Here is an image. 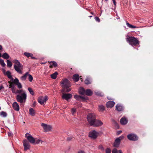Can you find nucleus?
Segmentation results:
<instances>
[{"instance_id": "12", "label": "nucleus", "mask_w": 153, "mask_h": 153, "mask_svg": "<svg viewBox=\"0 0 153 153\" xmlns=\"http://www.w3.org/2000/svg\"><path fill=\"white\" fill-rule=\"evenodd\" d=\"M23 143L24 147V150L27 151L30 148V145L29 142L26 140H24L23 141Z\"/></svg>"}, {"instance_id": "30", "label": "nucleus", "mask_w": 153, "mask_h": 153, "mask_svg": "<svg viewBox=\"0 0 153 153\" xmlns=\"http://www.w3.org/2000/svg\"><path fill=\"white\" fill-rule=\"evenodd\" d=\"M112 153H123V152L121 150L117 151V149H114L112 151Z\"/></svg>"}, {"instance_id": "16", "label": "nucleus", "mask_w": 153, "mask_h": 153, "mask_svg": "<svg viewBox=\"0 0 153 153\" xmlns=\"http://www.w3.org/2000/svg\"><path fill=\"white\" fill-rule=\"evenodd\" d=\"M115 104L114 102L113 101H109L107 102L106 104V105L107 108H112L113 107Z\"/></svg>"}, {"instance_id": "23", "label": "nucleus", "mask_w": 153, "mask_h": 153, "mask_svg": "<svg viewBox=\"0 0 153 153\" xmlns=\"http://www.w3.org/2000/svg\"><path fill=\"white\" fill-rule=\"evenodd\" d=\"M92 91L90 89H87L85 91V94L88 96H90L92 95Z\"/></svg>"}, {"instance_id": "3", "label": "nucleus", "mask_w": 153, "mask_h": 153, "mask_svg": "<svg viewBox=\"0 0 153 153\" xmlns=\"http://www.w3.org/2000/svg\"><path fill=\"white\" fill-rule=\"evenodd\" d=\"M27 94L25 92H24L21 95H18L16 96V98L17 101L20 103L25 102L26 100Z\"/></svg>"}, {"instance_id": "54", "label": "nucleus", "mask_w": 153, "mask_h": 153, "mask_svg": "<svg viewBox=\"0 0 153 153\" xmlns=\"http://www.w3.org/2000/svg\"><path fill=\"white\" fill-rule=\"evenodd\" d=\"M31 57V58L32 59H36V58L33 56H30Z\"/></svg>"}, {"instance_id": "60", "label": "nucleus", "mask_w": 153, "mask_h": 153, "mask_svg": "<svg viewBox=\"0 0 153 153\" xmlns=\"http://www.w3.org/2000/svg\"><path fill=\"white\" fill-rule=\"evenodd\" d=\"M89 17H90V18H91V17H92V16H89Z\"/></svg>"}, {"instance_id": "46", "label": "nucleus", "mask_w": 153, "mask_h": 153, "mask_svg": "<svg viewBox=\"0 0 153 153\" xmlns=\"http://www.w3.org/2000/svg\"><path fill=\"white\" fill-rule=\"evenodd\" d=\"M105 151L106 153H111V150L109 148H107Z\"/></svg>"}, {"instance_id": "63", "label": "nucleus", "mask_w": 153, "mask_h": 153, "mask_svg": "<svg viewBox=\"0 0 153 153\" xmlns=\"http://www.w3.org/2000/svg\"><path fill=\"white\" fill-rule=\"evenodd\" d=\"M105 1H108V0H105Z\"/></svg>"}, {"instance_id": "34", "label": "nucleus", "mask_w": 153, "mask_h": 153, "mask_svg": "<svg viewBox=\"0 0 153 153\" xmlns=\"http://www.w3.org/2000/svg\"><path fill=\"white\" fill-rule=\"evenodd\" d=\"M7 67L10 68L11 67L12 65V64L11 62L9 60H7Z\"/></svg>"}, {"instance_id": "35", "label": "nucleus", "mask_w": 153, "mask_h": 153, "mask_svg": "<svg viewBox=\"0 0 153 153\" xmlns=\"http://www.w3.org/2000/svg\"><path fill=\"white\" fill-rule=\"evenodd\" d=\"M28 90L32 95H34V92L32 88L29 87L28 88Z\"/></svg>"}, {"instance_id": "53", "label": "nucleus", "mask_w": 153, "mask_h": 153, "mask_svg": "<svg viewBox=\"0 0 153 153\" xmlns=\"http://www.w3.org/2000/svg\"><path fill=\"white\" fill-rule=\"evenodd\" d=\"M4 88V87L3 85H1L0 86V90Z\"/></svg>"}, {"instance_id": "33", "label": "nucleus", "mask_w": 153, "mask_h": 153, "mask_svg": "<svg viewBox=\"0 0 153 153\" xmlns=\"http://www.w3.org/2000/svg\"><path fill=\"white\" fill-rule=\"evenodd\" d=\"M99 109L100 111H103L105 110V107L102 105H100L99 106Z\"/></svg>"}, {"instance_id": "51", "label": "nucleus", "mask_w": 153, "mask_h": 153, "mask_svg": "<svg viewBox=\"0 0 153 153\" xmlns=\"http://www.w3.org/2000/svg\"><path fill=\"white\" fill-rule=\"evenodd\" d=\"M113 2V3L114 5L115 6L116 5V2L115 0H112Z\"/></svg>"}, {"instance_id": "49", "label": "nucleus", "mask_w": 153, "mask_h": 153, "mask_svg": "<svg viewBox=\"0 0 153 153\" xmlns=\"http://www.w3.org/2000/svg\"><path fill=\"white\" fill-rule=\"evenodd\" d=\"M78 153H85V152L83 151L80 150L78 152Z\"/></svg>"}, {"instance_id": "29", "label": "nucleus", "mask_w": 153, "mask_h": 153, "mask_svg": "<svg viewBox=\"0 0 153 153\" xmlns=\"http://www.w3.org/2000/svg\"><path fill=\"white\" fill-rule=\"evenodd\" d=\"M23 54L24 56H25L27 58H29L31 56H33V54L32 53H28V52H25Z\"/></svg>"}, {"instance_id": "15", "label": "nucleus", "mask_w": 153, "mask_h": 153, "mask_svg": "<svg viewBox=\"0 0 153 153\" xmlns=\"http://www.w3.org/2000/svg\"><path fill=\"white\" fill-rule=\"evenodd\" d=\"M12 106L15 111H18L19 110V106L17 102H14L12 104Z\"/></svg>"}, {"instance_id": "20", "label": "nucleus", "mask_w": 153, "mask_h": 153, "mask_svg": "<svg viewBox=\"0 0 153 153\" xmlns=\"http://www.w3.org/2000/svg\"><path fill=\"white\" fill-rule=\"evenodd\" d=\"M5 75L7 76L8 78L11 79V80H13V78L11 75V73L10 71H6V73H5Z\"/></svg>"}, {"instance_id": "9", "label": "nucleus", "mask_w": 153, "mask_h": 153, "mask_svg": "<svg viewBox=\"0 0 153 153\" xmlns=\"http://www.w3.org/2000/svg\"><path fill=\"white\" fill-rule=\"evenodd\" d=\"M99 135V133L95 130L90 131L89 134V136L93 139L97 138Z\"/></svg>"}, {"instance_id": "61", "label": "nucleus", "mask_w": 153, "mask_h": 153, "mask_svg": "<svg viewBox=\"0 0 153 153\" xmlns=\"http://www.w3.org/2000/svg\"><path fill=\"white\" fill-rule=\"evenodd\" d=\"M1 53H0V57H1Z\"/></svg>"}, {"instance_id": "18", "label": "nucleus", "mask_w": 153, "mask_h": 153, "mask_svg": "<svg viewBox=\"0 0 153 153\" xmlns=\"http://www.w3.org/2000/svg\"><path fill=\"white\" fill-rule=\"evenodd\" d=\"M128 120L125 117H123L120 120V123L123 125H125L127 124Z\"/></svg>"}, {"instance_id": "22", "label": "nucleus", "mask_w": 153, "mask_h": 153, "mask_svg": "<svg viewBox=\"0 0 153 153\" xmlns=\"http://www.w3.org/2000/svg\"><path fill=\"white\" fill-rule=\"evenodd\" d=\"M49 62L50 65L49 67L50 68H52L53 66L56 67L57 66V63L55 61H51Z\"/></svg>"}, {"instance_id": "26", "label": "nucleus", "mask_w": 153, "mask_h": 153, "mask_svg": "<svg viewBox=\"0 0 153 153\" xmlns=\"http://www.w3.org/2000/svg\"><path fill=\"white\" fill-rule=\"evenodd\" d=\"M2 57L4 59H8L9 58L10 56L8 54L6 53H4L2 56Z\"/></svg>"}, {"instance_id": "47", "label": "nucleus", "mask_w": 153, "mask_h": 153, "mask_svg": "<svg viewBox=\"0 0 153 153\" xmlns=\"http://www.w3.org/2000/svg\"><path fill=\"white\" fill-rule=\"evenodd\" d=\"M23 91L22 90H17L16 93L20 94L21 93L23 92Z\"/></svg>"}, {"instance_id": "31", "label": "nucleus", "mask_w": 153, "mask_h": 153, "mask_svg": "<svg viewBox=\"0 0 153 153\" xmlns=\"http://www.w3.org/2000/svg\"><path fill=\"white\" fill-rule=\"evenodd\" d=\"M71 111L72 115L74 116L76 112V108H72Z\"/></svg>"}, {"instance_id": "36", "label": "nucleus", "mask_w": 153, "mask_h": 153, "mask_svg": "<svg viewBox=\"0 0 153 153\" xmlns=\"http://www.w3.org/2000/svg\"><path fill=\"white\" fill-rule=\"evenodd\" d=\"M45 144V142L39 139V146H42Z\"/></svg>"}, {"instance_id": "27", "label": "nucleus", "mask_w": 153, "mask_h": 153, "mask_svg": "<svg viewBox=\"0 0 153 153\" xmlns=\"http://www.w3.org/2000/svg\"><path fill=\"white\" fill-rule=\"evenodd\" d=\"M29 113L32 116H33L35 115V111L32 108H30L29 109Z\"/></svg>"}, {"instance_id": "40", "label": "nucleus", "mask_w": 153, "mask_h": 153, "mask_svg": "<svg viewBox=\"0 0 153 153\" xmlns=\"http://www.w3.org/2000/svg\"><path fill=\"white\" fill-rule=\"evenodd\" d=\"M12 80L13 81V83L16 85L19 82L18 79L17 78H16L15 79H13V80Z\"/></svg>"}, {"instance_id": "6", "label": "nucleus", "mask_w": 153, "mask_h": 153, "mask_svg": "<svg viewBox=\"0 0 153 153\" xmlns=\"http://www.w3.org/2000/svg\"><path fill=\"white\" fill-rule=\"evenodd\" d=\"M25 137L27 139L28 141L31 143L34 144L35 143L36 138H34L30 134L27 133L25 134Z\"/></svg>"}, {"instance_id": "32", "label": "nucleus", "mask_w": 153, "mask_h": 153, "mask_svg": "<svg viewBox=\"0 0 153 153\" xmlns=\"http://www.w3.org/2000/svg\"><path fill=\"white\" fill-rule=\"evenodd\" d=\"M126 25H127V26L129 28H136V26H135L133 25H131L128 22H126Z\"/></svg>"}, {"instance_id": "11", "label": "nucleus", "mask_w": 153, "mask_h": 153, "mask_svg": "<svg viewBox=\"0 0 153 153\" xmlns=\"http://www.w3.org/2000/svg\"><path fill=\"white\" fill-rule=\"evenodd\" d=\"M124 137L123 135L117 138L115 141L114 144V147H117L118 146L120 143V140H122Z\"/></svg>"}, {"instance_id": "8", "label": "nucleus", "mask_w": 153, "mask_h": 153, "mask_svg": "<svg viewBox=\"0 0 153 153\" xmlns=\"http://www.w3.org/2000/svg\"><path fill=\"white\" fill-rule=\"evenodd\" d=\"M102 124L103 123L101 121L96 119L91 126L94 127H98L102 126Z\"/></svg>"}, {"instance_id": "58", "label": "nucleus", "mask_w": 153, "mask_h": 153, "mask_svg": "<svg viewBox=\"0 0 153 153\" xmlns=\"http://www.w3.org/2000/svg\"><path fill=\"white\" fill-rule=\"evenodd\" d=\"M68 140H71V139H70V138H68Z\"/></svg>"}, {"instance_id": "1", "label": "nucleus", "mask_w": 153, "mask_h": 153, "mask_svg": "<svg viewBox=\"0 0 153 153\" xmlns=\"http://www.w3.org/2000/svg\"><path fill=\"white\" fill-rule=\"evenodd\" d=\"M61 84L62 87L64 88L66 91L69 92L71 91V89L69 87L71 85L68 79H62L61 82Z\"/></svg>"}, {"instance_id": "56", "label": "nucleus", "mask_w": 153, "mask_h": 153, "mask_svg": "<svg viewBox=\"0 0 153 153\" xmlns=\"http://www.w3.org/2000/svg\"><path fill=\"white\" fill-rule=\"evenodd\" d=\"M33 106H35V105H36V102H34L33 103Z\"/></svg>"}, {"instance_id": "7", "label": "nucleus", "mask_w": 153, "mask_h": 153, "mask_svg": "<svg viewBox=\"0 0 153 153\" xmlns=\"http://www.w3.org/2000/svg\"><path fill=\"white\" fill-rule=\"evenodd\" d=\"M41 125L43 127L45 132L49 131L51 130L52 128V127L51 126L48 125L44 123H42L41 124Z\"/></svg>"}, {"instance_id": "19", "label": "nucleus", "mask_w": 153, "mask_h": 153, "mask_svg": "<svg viewBox=\"0 0 153 153\" xmlns=\"http://www.w3.org/2000/svg\"><path fill=\"white\" fill-rule=\"evenodd\" d=\"M116 109L118 111H122L123 109V106L120 104H117L116 106Z\"/></svg>"}, {"instance_id": "41", "label": "nucleus", "mask_w": 153, "mask_h": 153, "mask_svg": "<svg viewBox=\"0 0 153 153\" xmlns=\"http://www.w3.org/2000/svg\"><path fill=\"white\" fill-rule=\"evenodd\" d=\"M17 90L15 88V87H12V88H11L12 91L13 93L16 94Z\"/></svg>"}, {"instance_id": "2", "label": "nucleus", "mask_w": 153, "mask_h": 153, "mask_svg": "<svg viewBox=\"0 0 153 153\" xmlns=\"http://www.w3.org/2000/svg\"><path fill=\"white\" fill-rule=\"evenodd\" d=\"M14 63L15 64L14 65L13 67L15 71L18 73L22 74V66L20 63L16 59L14 60Z\"/></svg>"}, {"instance_id": "17", "label": "nucleus", "mask_w": 153, "mask_h": 153, "mask_svg": "<svg viewBox=\"0 0 153 153\" xmlns=\"http://www.w3.org/2000/svg\"><path fill=\"white\" fill-rule=\"evenodd\" d=\"M74 98L77 100H79L80 99H82L83 100H87L88 98L87 97H85L84 96H79L77 95H75L74 96Z\"/></svg>"}, {"instance_id": "25", "label": "nucleus", "mask_w": 153, "mask_h": 153, "mask_svg": "<svg viewBox=\"0 0 153 153\" xmlns=\"http://www.w3.org/2000/svg\"><path fill=\"white\" fill-rule=\"evenodd\" d=\"M79 76L77 74H75L73 76V79L75 82H77L79 79Z\"/></svg>"}, {"instance_id": "48", "label": "nucleus", "mask_w": 153, "mask_h": 153, "mask_svg": "<svg viewBox=\"0 0 153 153\" xmlns=\"http://www.w3.org/2000/svg\"><path fill=\"white\" fill-rule=\"evenodd\" d=\"M95 19L96 21L98 22H100V19L97 16H96L95 17Z\"/></svg>"}, {"instance_id": "55", "label": "nucleus", "mask_w": 153, "mask_h": 153, "mask_svg": "<svg viewBox=\"0 0 153 153\" xmlns=\"http://www.w3.org/2000/svg\"><path fill=\"white\" fill-rule=\"evenodd\" d=\"M2 47L1 45H0V51L2 50Z\"/></svg>"}, {"instance_id": "37", "label": "nucleus", "mask_w": 153, "mask_h": 153, "mask_svg": "<svg viewBox=\"0 0 153 153\" xmlns=\"http://www.w3.org/2000/svg\"><path fill=\"white\" fill-rule=\"evenodd\" d=\"M0 64L2 67H4L6 65V64L4 62V60L1 59H0Z\"/></svg>"}, {"instance_id": "39", "label": "nucleus", "mask_w": 153, "mask_h": 153, "mask_svg": "<svg viewBox=\"0 0 153 153\" xmlns=\"http://www.w3.org/2000/svg\"><path fill=\"white\" fill-rule=\"evenodd\" d=\"M28 79L30 82H31L33 80V77L30 74H29L28 73Z\"/></svg>"}, {"instance_id": "62", "label": "nucleus", "mask_w": 153, "mask_h": 153, "mask_svg": "<svg viewBox=\"0 0 153 153\" xmlns=\"http://www.w3.org/2000/svg\"><path fill=\"white\" fill-rule=\"evenodd\" d=\"M91 14L92 15H93V13H91Z\"/></svg>"}, {"instance_id": "14", "label": "nucleus", "mask_w": 153, "mask_h": 153, "mask_svg": "<svg viewBox=\"0 0 153 153\" xmlns=\"http://www.w3.org/2000/svg\"><path fill=\"white\" fill-rule=\"evenodd\" d=\"M72 97V95L70 94L63 93L62 96V99H65L68 101L69 99H71Z\"/></svg>"}, {"instance_id": "42", "label": "nucleus", "mask_w": 153, "mask_h": 153, "mask_svg": "<svg viewBox=\"0 0 153 153\" xmlns=\"http://www.w3.org/2000/svg\"><path fill=\"white\" fill-rule=\"evenodd\" d=\"M8 83L10 84L9 85V88H12V87H14L15 86L10 81L8 82Z\"/></svg>"}, {"instance_id": "13", "label": "nucleus", "mask_w": 153, "mask_h": 153, "mask_svg": "<svg viewBox=\"0 0 153 153\" xmlns=\"http://www.w3.org/2000/svg\"><path fill=\"white\" fill-rule=\"evenodd\" d=\"M128 138L130 140L135 141L138 139V137L134 134H130L127 135Z\"/></svg>"}, {"instance_id": "57", "label": "nucleus", "mask_w": 153, "mask_h": 153, "mask_svg": "<svg viewBox=\"0 0 153 153\" xmlns=\"http://www.w3.org/2000/svg\"><path fill=\"white\" fill-rule=\"evenodd\" d=\"M11 133H9L8 134V136H10V135H11Z\"/></svg>"}, {"instance_id": "52", "label": "nucleus", "mask_w": 153, "mask_h": 153, "mask_svg": "<svg viewBox=\"0 0 153 153\" xmlns=\"http://www.w3.org/2000/svg\"><path fill=\"white\" fill-rule=\"evenodd\" d=\"M122 131H118L117 132V133L118 134H120V133H121V132H122Z\"/></svg>"}, {"instance_id": "44", "label": "nucleus", "mask_w": 153, "mask_h": 153, "mask_svg": "<svg viewBox=\"0 0 153 153\" xmlns=\"http://www.w3.org/2000/svg\"><path fill=\"white\" fill-rule=\"evenodd\" d=\"M95 94L98 96H103V94L102 93H101L100 92H95Z\"/></svg>"}, {"instance_id": "21", "label": "nucleus", "mask_w": 153, "mask_h": 153, "mask_svg": "<svg viewBox=\"0 0 153 153\" xmlns=\"http://www.w3.org/2000/svg\"><path fill=\"white\" fill-rule=\"evenodd\" d=\"M28 72H26L25 74L23 75V76H21L20 78V79L23 81H25L26 80L27 76L28 75Z\"/></svg>"}, {"instance_id": "4", "label": "nucleus", "mask_w": 153, "mask_h": 153, "mask_svg": "<svg viewBox=\"0 0 153 153\" xmlns=\"http://www.w3.org/2000/svg\"><path fill=\"white\" fill-rule=\"evenodd\" d=\"M126 40L132 45L136 46L139 44V41L138 40L133 37H129L126 38Z\"/></svg>"}, {"instance_id": "28", "label": "nucleus", "mask_w": 153, "mask_h": 153, "mask_svg": "<svg viewBox=\"0 0 153 153\" xmlns=\"http://www.w3.org/2000/svg\"><path fill=\"white\" fill-rule=\"evenodd\" d=\"M58 74V73L56 72L51 75V77L53 79H55L56 78Z\"/></svg>"}, {"instance_id": "59", "label": "nucleus", "mask_w": 153, "mask_h": 153, "mask_svg": "<svg viewBox=\"0 0 153 153\" xmlns=\"http://www.w3.org/2000/svg\"><path fill=\"white\" fill-rule=\"evenodd\" d=\"M45 63H41V64H45Z\"/></svg>"}, {"instance_id": "5", "label": "nucleus", "mask_w": 153, "mask_h": 153, "mask_svg": "<svg viewBox=\"0 0 153 153\" xmlns=\"http://www.w3.org/2000/svg\"><path fill=\"white\" fill-rule=\"evenodd\" d=\"M88 121L91 125L96 119V117L94 114L92 113L89 114L87 117Z\"/></svg>"}, {"instance_id": "43", "label": "nucleus", "mask_w": 153, "mask_h": 153, "mask_svg": "<svg viewBox=\"0 0 153 153\" xmlns=\"http://www.w3.org/2000/svg\"><path fill=\"white\" fill-rule=\"evenodd\" d=\"M85 83L86 84H89L91 83V81L88 78L86 79L85 81Z\"/></svg>"}, {"instance_id": "24", "label": "nucleus", "mask_w": 153, "mask_h": 153, "mask_svg": "<svg viewBox=\"0 0 153 153\" xmlns=\"http://www.w3.org/2000/svg\"><path fill=\"white\" fill-rule=\"evenodd\" d=\"M85 91L82 87H80L79 88V92L80 94L84 95L85 94Z\"/></svg>"}, {"instance_id": "50", "label": "nucleus", "mask_w": 153, "mask_h": 153, "mask_svg": "<svg viewBox=\"0 0 153 153\" xmlns=\"http://www.w3.org/2000/svg\"><path fill=\"white\" fill-rule=\"evenodd\" d=\"M2 72L5 75V73H6V70L4 69H3Z\"/></svg>"}, {"instance_id": "10", "label": "nucleus", "mask_w": 153, "mask_h": 153, "mask_svg": "<svg viewBox=\"0 0 153 153\" xmlns=\"http://www.w3.org/2000/svg\"><path fill=\"white\" fill-rule=\"evenodd\" d=\"M48 100V98L46 96L44 97L40 96L39 97V103L41 105H44L46 103Z\"/></svg>"}, {"instance_id": "38", "label": "nucleus", "mask_w": 153, "mask_h": 153, "mask_svg": "<svg viewBox=\"0 0 153 153\" xmlns=\"http://www.w3.org/2000/svg\"><path fill=\"white\" fill-rule=\"evenodd\" d=\"M0 115L4 117H6L7 115V113L3 111H1L0 112Z\"/></svg>"}, {"instance_id": "45", "label": "nucleus", "mask_w": 153, "mask_h": 153, "mask_svg": "<svg viewBox=\"0 0 153 153\" xmlns=\"http://www.w3.org/2000/svg\"><path fill=\"white\" fill-rule=\"evenodd\" d=\"M20 89L22 88V86L20 83L19 82L18 83H17L16 85Z\"/></svg>"}]
</instances>
